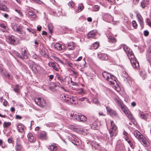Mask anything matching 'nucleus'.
I'll return each mask as SVG.
<instances>
[{
  "instance_id": "10",
  "label": "nucleus",
  "mask_w": 151,
  "mask_h": 151,
  "mask_svg": "<svg viewBox=\"0 0 151 151\" xmlns=\"http://www.w3.org/2000/svg\"><path fill=\"white\" fill-rule=\"evenodd\" d=\"M136 17L141 27H143V20L142 16L140 14L137 13H136Z\"/></svg>"
},
{
  "instance_id": "31",
  "label": "nucleus",
  "mask_w": 151,
  "mask_h": 151,
  "mask_svg": "<svg viewBox=\"0 0 151 151\" xmlns=\"http://www.w3.org/2000/svg\"><path fill=\"white\" fill-rule=\"evenodd\" d=\"M68 46L69 49H74V44L73 42H71L68 43Z\"/></svg>"
},
{
  "instance_id": "3",
  "label": "nucleus",
  "mask_w": 151,
  "mask_h": 151,
  "mask_svg": "<svg viewBox=\"0 0 151 151\" xmlns=\"http://www.w3.org/2000/svg\"><path fill=\"white\" fill-rule=\"evenodd\" d=\"M134 137L142 143L144 144L145 146H147L148 142L146 139L143 136L142 134L137 130H135L134 132Z\"/></svg>"
},
{
  "instance_id": "17",
  "label": "nucleus",
  "mask_w": 151,
  "mask_h": 151,
  "mask_svg": "<svg viewBox=\"0 0 151 151\" xmlns=\"http://www.w3.org/2000/svg\"><path fill=\"white\" fill-rule=\"evenodd\" d=\"M27 137L28 140L31 142H35L36 138H35L32 133H29L28 134Z\"/></svg>"
},
{
  "instance_id": "27",
  "label": "nucleus",
  "mask_w": 151,
  "mask_h": 151,
  "mask_svg": "<svg viewBox=\"0 0 151 151\" xmlns=\"http://www.w3.org/2000/svg\"><path fill=\"white\" fill-rule=\"evenodd\" d=\"M0 10L4 11H8L5 5L2 4L1 3H0Z\"/></svg>"
},
{
  "instance_id": "38",
  "label": "nucleus",
  "mask_w": 151,
  "mask_h": 151,
  "mask_svg": "<svg viewBox=\"0 0 151 151\" xmlns=\"http://www.w3.org/2000/svg\"><path fill=\"white\" fill-rule=\"evenodd\" d=\"M40 136L41 137L44 138L45 139H47L46 134L45 132H42L40 134Z\"/></svg>"
},
{
  "instance_id": "45",
  "label": "nucleus",
  "mask_w": 151,
  "mask_h": 151,
  "mask_svg": "<svg viewBox=\"0 0 151 151\" xmlns=\"http://www.w3.org/2000/svg\"><path fill=\"white\" fill-rule=\"evenodd\" d=\"M69 6L71 7H73L74 6V3L72 1H70L68 4Z\"/></svg>"
},
{
  "instance_id": "21",
  "label": "nucleus",
  "mask_w": 151,
  "mask_h": 151,
  "mask_svg": "<svg viewBox=\"0 0 151 151\" xmlns=\"http://www.w3.org/2000/svg\"><path fill=\"white\" fill-rule=\"evenodd\" d=\"M48 149L51 150L56 151L57 150V147L55 144H53L49 146Z\"/></svg>"
},
{
  "instance_id": "13",
  "label": "nucleus",
  "mask_w": 151,
  "mask_h": 151,
  "mask_svg": "<svg viewBox=\"0 0 151 151\" xmlns=\"http://www.w3.org/2000/svg\"><path fill=\"white\" fill-rule=\"evenodd\" d=\"M110 78H109L107 80L109 82V84L114 85L115 83H116V78L115 77L111 75V76H110Z\"/></svg>"
},
{
  "instance_id": "37",
  "label": "nucleus",
  "mask_w": 151,
  "mask_h": 151,
  "mask_svg": "<svg viewBox=\"0 0 151 151\" xmlns=\"http://www.w3.org/2000/svg\"><path fill=\"white\" fill-rule=\"evenodd\" d=\"M53 86H51L53 88H55L57 86H59L60 87H61L62 88H63L64 90H65V89L63 87L61 86V85L59 83H53Z\"/></svg>"
},
{
  "instance_id": "16",
  "label": "nucleus",
  "mask_w": 151,
  "mask_h": 151,
  "mask_svg": "<svg viewBox=\"0 0 151 151\" xmlns=\"http://www.w3.org/2000/svg\"><path fill=\"white\" fill-rule=\"evenodd\" d=\"M118 132L117 129H110L109 133L110 135V137H112L114 136H116Z\"/></svg>"
},
{
  "instance_id": "44",
  "label": "nucleus",
  "mask_w": 151,
  "mask_h": 151,
  "mask_svg": "<svg viewBox=\"0 0 151 151\" xmlns=\"http://www.w3.org/2000/svg\"><path fill=\"white\" fill-rule=\"evenodd\" d=\"M132 24L133 27L135 28L136 29L137 27V24L135 21H133L132 22Z\"/></svg>"
},
{
  "instance_id": "30",
  "label": "nucleus",
  "mask_w": 151,
  "mask_h": 151,
  "mask_svg": "<svg viewBox=\"0 0 151 151\" xmlns=\"http://www.w3.org/2000/svg\"><path fill=\"white\" fill-rule=\"evenodd\" d=\"M84 8V6L82 4H79L78 8V11H76V12L78 13L79 12H81Z\"/></svg>"
},
{
  "instance_id": "14",
  "label": "nucleus",
  "mask_w": 151,
  "mask_h": 151,
  "mask_svg": "<svg viewBox=\"0 0 151 151\" xmlns=\"http://www.w3.org/2000/svg\"><path fill=\"white\" fill-rule=\"evenodd\" d=\"M57 63L55 62H50L48 63V65L50 67H52L54 70L58 71H59L58 68L57 67Z\"/></svg>"
},
{
  "instance_id": "62",
  "label": "nucleus",
  "mask_w": 151,
  "mask_h": 151,
  "mask_svg": "<svg viewBox=\"0 0 151 151\" xmlns=\"http://www.w3.org/2000/svg\"><path fill=\"white\" fill-rule=\"evenodd\" d=\"M7 102L5 100H4L3 103V104L4 106H6L7 104Z\"/></svg>"
},
{
  "instance_id": "36",
  "label": "nucleus",
  "mask_w": 151,
  "mask_h": 151,
  "mask_svg": "<svg viewBox=\"0 0 151 151\" xmlns=\"http://www.w3.org/2000/svg\"><path fill=\"white\" fill-rule=\"evenodd\" d=\"M111 126L110 129H117V127L113 121L111 122Z\"/></svg>"
},
{
  "instance_id": "43",
  "label": "nucleus",
  "mask_w": 151,
  "mask_h": 151,
  "mask_svg": "<svg viewBox=\"0 0 151 151\" xmlns=\"http://www.w3.org/2000/svg\"><path fill=\"white\" fill-rule=\"evenodd\" d=\"M19 89V86L18 85H16V88L14 89V90L16 92L18 93Z\"/></svg>"
},
{
  "instance_id": "41",
  "label": "nucleus",
  "mask_w": 151,
  "mask_h": 151,
  "mask_svg": "<svg viewBox=\"0 0 151 151\" xmlns=\"http://www.w3.org/2000/svg\"><path fill=\"white\" fill-rule=\"evenodd\" d=\"M11 125V123L10 122H6L4 123L3 126L4 128H7Z\"/></svg>"
},
{
  "instance_id": "64",
  "label": "nucleus",
  "mask_w": 151,
  "mask_h": 151,
  "mask_svg": "<svg viewBox=\"0 0 151 151\" xmlns=\"http://www.w3.org/2000/svg\"><path fill=\"white\" fill-rule=\"evenodd\" d=\"M146 20H147V23L148 24H149L150 23H151L150 22V20H149V18H147L146 19Z\"/></svg>"
},
{
  "instance_id": "20",
  "label": "nucleus",
  "mask_w": 151,
  "mask_h": 151,
  "mask_svg": "<svg viewBox=\"0 0 151 151\" xmlns=\"http://www.w3.org/2000/svg\"><path fill=\"white\" fill-rule=\"evenodd\" d=\"M149 0H143L141 3V6L144 9L146 6L149 4Z\"/></svg>"
},
{
  "instance_id": "32",
  "label": "nucleus",
  "mask_w": 151,
  "mask_h": 151,
  "mask_svg": "<svg viewBox=\"0 0 151 151\" xmlns=\"http://www.w3.org/2000/svg\"><path fill=\"white\" fill-rule=\"evenodd\" d=\"M55 47L58 50H62L63 49L62 47V45L58 43H57L54 45Z\"/></svg>"
},
{
  "instance_id": "22",
  "label": "nucleus",
  "mask_w": 151,
  "mask_h": 151,
  "mask_svg": "<svg viewBox=\"0 0 151 151\" xmlns=\"http://www.w3.org/2000/svg\"><path fill=\"white\" fill-rule=\"evenodd\" d=\"M40 52L41 56H43L45 55L46 54V52L45 50V49L43 48L42 45L40 46Z\"/></svg>"
},
{
  "instance_id": "12",
  "label": "nucleus",
  "mask_w": 151,
  "mask_h": 151,
  "mask_svg": "<svg viewBox=\"0 0 151 151\" xmlns=\"http://www.w3.org/2000/svg\"><path fill=\"white\" fill-rule=\"evenodd\" d=\"M67 100L69 101L68 104H76L78 103L77 98L76 97L73 96H70V98H68Z\"/></svg>"
},
{
  "instance_id": "1",
  "label": "nucleus",
  "mask_w": 151,
  "mask_h": 151,
  "mask_svg": "<svg viewBox=\"0 0 151 151\" xmlns=\"http://www.w3.org/2000/svg\"><path fill=\"white\" fill-rule=\"evenodd\" d=\"M123 49L128 56L132 67L136 69H138L139 67V63L137 61L132 50L125 45H124Z\"/></svg>"
},
{
  "instance_id": "24",
  "label": "nucleus",
  "mask_w": 151,
  "mask_h": 151,
  "mask_svg": "<svg viewBox=\"0 0 151 151\" xmlns=\"http://www.w3.org/2000/svg\"><path fill=\"white\" fill-rule=\"evenodd\" d=\"M102 75L106 79V80L108 79L110 76H111V74L106 72H103L102 73Z\"/></svg>"
},
{
  "instance_id": "39",
  "label": "nucleus",
  "mask_w": 151,
  "mask_h": 151,
  "mask_svg": "<svg viewBox=\"0 0 151 151\" xmlns=\"http://www.w3.org/2000/svg\"><path fill=\"white\" fill-rule=\"evenodd\" d=\"M77 92L81 94H84L86 93L85 91L82 88H79L77 90Z\"/></svg>"
},
{
  "instance_id": "46",
  "label": "nucleus",
  "mask_w": 151,
  "mask_h": 151,
  "mask_svg": "<svg viewBox=\"0 0 151 151\" xmlns=\"http://www.w3.org/2000/svg\"><path fill=\"white\" fill-rule=\"evenodd\" d=\"M79 100L81 101H88V102H89V101H88L87 98L86 97H83L82 98H81L79 99Z\"/></svg>"
},
{
  "instance_id": "8",
  "label": "nucleus",
  "mask_w": 151,
  "mask_h": 151,
  "mask_svg": "<svg viewBox=\"0 0 151 151\" xmlns=\"http://www.w3.org/2000/svg\"><path fill=\"white\" fill-rule=\"evenodd\" d=\"M106 109L108 113L111 116H117V114L116 112L110 108L109 107H106Z\"/></svg>"
},
{
  "instance_id": "15",
  "label": "nucleus",
  "mask_w": 151,
  "mask_h": 151,
  "mask_svg": "<svg viewBox=\"0 0 151 151\" xmlns=\"http://www.w3.org/2000/svg\"><path fill=\"white\" fill-rule=\"evenodd\" d=\"M66 76H65V78H63V76H61L60 74L58 73H56L55 78L60 81L61 82H65V78Z\"/></svg>"
},
{
  "instance_id": "58",
  "label": "nucleus",
  "mask_w": 151,
  "mask_h": 151,
  "mask_svg": "<svg viewBox=\"0 0 151 151\" xmlns=\"http://www.w3.org/2000/svg\"><path fill=\"white\" fill-rule=\"evenodd\" d=\"M148 52L149 55L151 56V46L150 47L148 50Z\"/></svg>"
},
{
  "instance_id": "2",
  "label": "nucleus",
  "mask_w": 151,
  "mask_h": 151,
  "mask_svg": "<svg viewBox=\"0 0 151 151\" xmlns=\"http://www.w3.org/2000/svg\"><path fill=\"white\" fill-rule=\"evenodd\" d=\"M114 100L117 105L121 106L122 110L126 116L130 119L134 120V119L133 116L126 106L123 104L121 100L118 97L114 98Z\"/></svg>"
},
{
  "instance_id": "29",
  "label": "nucleus",
  "mask_w": 151,
  "mask_h": 151,
  "mask_svg": "<svg viewBox=\"0 0 151 151\" xmlns=\"http://www.w3.org/2000/svg\"><path fill=\"white\" fill-rule=\"evenodd\" d=\"M81 114H79L76 112L73 113V119L78 120V118H79Z\"/></svg>"
},
{
  "instance_id": "50",
  "label": "nucleus",
  "mask_w": 151,
  "mask_h": 151,
  "mask_svg": "<svg viewBox=\"0 0 151 151\" xmlns=\"http://www.w3.org/2000/svg\"><path fill=\"white\" fill-rule=\"evenodd\" d=\"M15 11L20 16H22L23 15L21 11L19 10L15 9Z\"/></svg>"
},
{
  "instance_id": "42",
  "label": "nucleus",
  "mask_w": 151,
  "mask_h": 151,
  "mask_svg": "<svg viewBox=\"0 0 151 151\" xmlns=\"http://www.w3.org/2000/svg\"><path fill=\"white\" fill-rule=\"evenodd\" d=\"M48 29L50 33H52V32L53 27L52 25L51 24H50L48 26Z\"/></svg>"
},
{
  "instance_id": "19",
  "label": "nucleus",
  "mask_w": 151,
  "mask_h": 151,
  "mask_svg": "<svg viewBox=\"0 0 151 151\" xmlns=\"http://www.w3.org/2000/svg\"><path fill=\"white\" fill-rule=\"evenodd\" d=\"M17 128L18 131L22 133L24 132L25 127L23 124H20L17 125Z\"/></svg>"
},
{
  "instance_id": "28",
  "label": "nucleus",
  "mask_w": 151,
  "mask_h": 151,
  "mask_svg": "<svg viewBox=\"0 0 151 151\" xmlns=\"http://www.w3.org/2000/svg\"><path fill=\"white\" fill-rule=\"evenodd\" d=\"M99 45V43L98 42H95L91 46L92 49H96L98 48Z\"/></svg>"
},
{
  "instance_id": "53",
  "label": "nucleus",
  "mask_w": 151,
  "mask_h": 151,
  "mask_svg": "<svg viewBox=\"0 0 151 151\" xmlns=\"http://www.w3.org/2000/svg\"><path fill=\"white\" fill-rule=\"evenodd\" d=\"M69 127L70 128V129L74 130H75V129H76L75 127L73 125H69Z\"/></svg>"
},
{
  "instance_id": "6",
  "label": "nucleus",
  "mask_w": 151,
  "mask_h": 151,
  "mask_svg": "<svg viewBox=\"0 0 151 151\" xmlns=\"http://www.w3.org/2000/svg\"><path fill=\"white\" fill-rule=\"evenodd\" d=\"M15 148L16 151H22L23 147L19 139H17Z\"/></svg>"
},
{
  "instance_id": "18",
  "label": "nucleus",
  "mask_w": 151,
  "mask_h": 151,
  "mask_svg": "<svg viewBox=\"0 0 151 151\" xmlns=\"http://www.w3.org/2000/svg\"><path fill=\"white\" fill-rule=\"evenodd\" d=\"M96 35V32L95 31H92L89 32L88 35V38H94Z\"/></svg>"
},
{
  "instance_id": "61",
  "label": "nucleus",
  "mask_w": 151,
  "mask_h": 151,
  "mask_svg": "<svg viewBox=\"0 0 151 151\" xmlns=\"http://www.w3.org/2000/svg\"><path fill=\"white\" fill-rule=\"evenodd\" d=\"M71 83L73 85H77V84L78 83H76V82H74L73 81H71Z\"/></svg>"
},
{
  "instance_id": "9",
  "label": "nucleus",
  "mask_w": 151,
  "mask_h": 151,
  "mask_svg": "<svg viewBox=\"0 0 151 151\" xmlns=\"http://www.w3.org/2000/svg\"><path fill=\"white\" fill-rule=\"evenodd\" d=\"M97 56L100 60H108V56L105 53H103L101 52H99L97 54Z\"/></svg>"
},
{
  "instance_id": "49",
  "label": "nucleus",
  "mask_w": 151,
  "mask_h": 151,
  "mask_svg": "<svg viewBox=\"0 0 151 151\" xmlns=\"http://www.w3.org/2000/svg\"><path fill=\"white\" fill-rule=\"evenodd\" d=\"M16 55H17V56L18 57H19L22 58V59H23V58H24V56L23 55H20V54L18 53V52H16Z\"/></svg>"
},
{
  "instance_id": "60",
  "label": "nucleus",
  "mask_w": 151,
  "mask_h": 151,
  "mask_svg": "<svg viewBox=\"0 0 151 151\" xmlns=\"http://www.w3.org/2000/svg\"><path fill=\"white\" fill-rule=\"evenodd\" d=\"M127 141L131 147H132V144L129 139H128Z\"/></svg>"
},
{
  "instance_id": "40",
  "label": "nucleus",
  "mask_w": 151,
  "mask_h": 151,
  "mask_svg": "<svg viewBox=\"0 0 151 151\" xmlns=\"http://www.w3.org/2000/svg\"><path fill=\"white\" fill-rule=\"evenodd\" d=\"M100 9V7L97 5H94L93 7V10L94 11H98Z\"/></svg>"
},
{
  "instance_id": "35",
  "label": "nucleus",
  "mask_w": 151,
  "mask_h": 151,
  "mask_svg": "<svg viewBox=\"0 0 151 151\" xmlns=\"http://www.w3.org/2000/svg\"><path fill=\"white\" fill-rule=\"evenodd\" d=\"M109 41L110 42H115L116 41V39L114 37L112 36H110L109 37Z\"/></svg>"
},
{
  "instance_id": "59",
  "label": "nucleus",
  "mask_w": 151,
  "mask_h": 151,
  "mask_svg": "<svg viewBox=\"0 0 151 151\" xmlns=\"http://www.w3.org/2000/svg\"><path fill=\"white\" fill-rule=\"evenodd\" d=\"M0 27L3 28H5V26L2 23L0 24Z\"/></svg>"
},
{
  "instance_id": "7",
  "label": "nucleus",
  "mask_w": 151,
  "mask_h": 151,
  "mask_svg": "<svg viewBox=\"0 0 151 151\" xmlns=\"http://www.w3.org/2000/svg\"><path fill=\"white\" fill-rule=\"evenodd\" d=\"M38 106L42 107H45L48 104L46 100L43 98H38Z\"/></svg>"
},
{
  "instance_id": "25",
  "label": "nucleus",
  "mask_w": 151,
  "mask_h": 151,
  "mask_svg": "<svg viewBox=\"0 0 151 151\" xmlns=\"http://www.w3.org/2000/svg\"><path fill=\"white\" fill-rule=\"evenodd\" d=\"M62 98L63 101L68 103L69 101H68L67 99H68V98L69 99L70 98V96L69 97V96L68 95L65 94L62 95Z\"/></svg>"
},
{
  "instance_id": "34",
  "label": "nucleus",
  "mask_w": 151,
  "mask_h": 151,
  "mask_svg": "<svg viewBox=\"0 0 151 151\" xmlns=\"http://www.w3.org/2000/svg\"><path fill=\"white\" fill-rule=\"evenodd\" d=\"M98 124L96 122H94L91 125V128L92 129H96V127H97Z\"/></svg>"
},
{
  "instance_id": "48",
  "label": "nucleus",
  "mask_w": 151,
  "mask_h": 151,
  "mask_svg": "<svg viewBox=\"0 0 151 151\" xmlns=\"http://www.w3.org/2000/svg\"><path fill=\"white\" fill-rule=\"evenodd\" d=\"M93 102L95 104H99V103L97 99L96 98L93 99Z\"/></svg>"
},
{
  "instance_id": "26",
  "label": "nucleus",
  "mask_w": 151,
  "mask_h": 151,
  "mask_svg": "<svg viewBox=\"0 0 151 151\" xmlns=\"http://www.w3.org/2000/svg\"><path fill=\"white\" fill-rule=\"evenodd\" d=\"M86 116L80 114L78 121L80 122H85L86 121Z\"/></svg>"
},
{
  "instance_id": "56",
  "label": "nucleus",
  "mask_w": 151,
  "mask_h": 151,
  "mask_svg": "<svg viewBox=\"0 0 151 151\" xmlns=\"http://www.w3.org/2000/svg\"><path fill=\"white\" fill-rule=\"evenodd\" d=\"M139 0H133V2L134 4H138Z\"/></svg>"
},
{
  "instance_id": "23",
  "label": "nucleus",
  "mask_w": 151,
  "mask_h": 151,
  "mask_svg": "<svg viewBox=\"0 0 151 151\" xmlns=\"http://www.w3.org/2000/svg\"><path fill=\"white\" fill-rule=\"evenodd\" d=\"M140 117L141 118L145 120L148 117V114L146 113H144L143 112H140Z\"/></svg>"
},
{
  "instance_id": "5",
  "label": "nucleus",
  "mask_w": 151,
  "mask_h": 151,
  "mask_svg": "<svg viewBox=\"0 0 151 151\" xmlns=\"http://www.w3.org/2000/svg\"><path fill=\"white\" fill-rule=\"evenodd\" d=\"M6 41L12 45H16L19 43V40L13 36H9L6 38Z\"/></svg>"
},
{
  "instance_id": "63",
  "label": "nucleus",
  "mask_w": 151,
  "mask_h": 151,
  "mask_svg": "<svg viewBox=\"0 0 151 151\" xmlns=\"http://www.w3.org/2000/svg\"><path fill=\"white\" fill-rule=\"evenodd\" d=\"M49 78L51 80L54 77V76L53 75H50L48 76Z\"/></svg>"
},
{
  "instance_id": "55",
  "label": "nucleus",
  "mask_w": 151,
  "mask_h": 151,
  "mask_svg": "<svg viewBox=\"0 0 151 151\" xmlns=\"http://www.w3.org/2000/svg\"><path fill=\"white\" fill-rule=\"evenodd\" d=\"M69 115H70V116H69V117L71 119H73V113H70L69 114Z\"/></svg>"
},
{
  "instance_id": "52",
  "label": "nucleus",
  "mask_w": 151,
  "mask_h": 151,
  "mask_svg": "<svg viewBox=\"0 0 151 151\" xmlns=\"http://www.w3.org/2000/svg\"><path fill=\"white\" fill-rule=\"evenodd\" d=\"M92 147L95 148L96 149H99V144H97L96 145H92Z\"/></svg>"
},
{
  "instance_id": "47",
  "label": "nucleus",
  "mask_w": 151,
  "mask_h": 151,
  "mask_svg": "<svg viewBox=\"0 0 151 151\" xmlns=\"http://www.w3.org/2000/svg\"><path fill=\"white\" fill-rule=\"evenodd\" d=\"M8 142L9 143L14 144V141H13V139L12 138H10L8 139Z\"/></svg>"
},
{
  "instance_id": "51",
  "label": "nucleus",
  "mask_w": 151,
  "mask_h": 151,
  "mask_svg": "<svg viewBox=\"0 0 151 151\" xmlns=\"http://www.w3.org/2000/svg\"><path fill=\"white\" fill-rule=\"evenodd\" d=\"M28 13V14L29 15H30V16H35V15H34V13L33 12V11H32V10L30 11H29Z\"/></svg>"
},
{
  "instance_id": "54",
  "label": "nucleus",
  "mask_w": 151,
  "mask_h": 151,
  "mask_svg": "<svg viewBox=\"0 0 151 151\" xmlns=\"http://www.w3.org/2000/svg\"><path fill=\"white\" fill-rule=\"evenodd\" d=\"M149 32L147 31H144V35L145 36H147L149 35Z\"/></svg>"
},
{
  "instance_id": "57",
  "label": "nucleus",
  "mask_w": 151,
  "mask_h": 151,
  "mask_svg": "<svg viewBox=\"0 0 151 151\" xmlns=\"http://www.w3.org/2000/svg\"><path fill=\"white\" fill-rule=\"evenodd\" d=\"M123 134L124 135H125V136H127L128 135V134L124 130L123 131Z\"/></svg>"
},
{
  "instance_id": "33",
  "label": "nucleus",
  "mask_w": 151,
  "mask_h": 151,
  "mask_svg": "<svg viewBox=\"0 0 151 151\" xmlns=\"http://www.w3.org/2000/svg\"><path fill=\"white\" fill-rule=\"evenodd\" d=\"M27 52V50L26 48L24 47L21 50V53L22 55L25 56Z\"/></svg>"
},
{
  "instance_id": "11",
  "label": "nucleus",
  "mask_w": 151,
  "mask_h": 151,
  "mask_svg": "<svg viewBox=\"0 0 151 151\" xmlns=\"http://www.w3.org/2000/svg\"><path fill=\"white\" fill-rule=\"evenodd\" d=\"M71 139L72 143L77 146L80 145L81 144V140L77 137H73Z\"/></svg>"
},
{
  "instance_id": "4",
  "label": "nucleus",
  "mask_w": 151,
  "mask_h": 151,
  "mask_svg": "<svg viewBox=\"0 0 151 151\" xmlns=\"http://www.w3.org/2000/svg\"><path fill=\"white\" fill-rule=\"evenodd\" d=\"M13 30L19 34L24 36L25 34V32L23 29V27L21 26L18 25L16 24H12V26Z\"/></svg>"
}]
</instances>
